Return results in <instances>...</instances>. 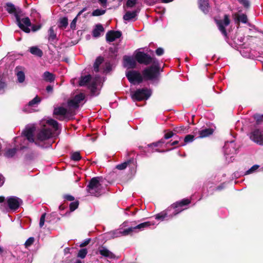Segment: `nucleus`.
I'll use <instances>...</instances> for the list:
<instances>
[{"label":"nucleus","instance_id":"nucleus-1","mask_svg":"<svg viewBox=\"0 0 263 263\" xmlns=\"http://www.w3.org/2000/svg\"><path fill=\"white\" fill-rule=\"evenodd\" d=\"M48 125L52 127L53 131L49 127L45 126L36 135V140L33 138V134L34 132V127H26L24 131L23 134L27 140L30 142H35L37 144V141H44L50 139L55 134L59 129V124L58 122L52 119H49L46 122Z\"/></svg>","mask_w":263,"mask_h":263},{"label":"nucleus","instance_id":"nucleus-2","mask_svg":"<svg viewBox=\"0 0 263 263\" xmlns=\"http://www.w3.org/2000/svg\"><path fill=\"white\" fill-rule=\"evenodd\" d=\"M135 59L140 64L147 65L151 63L153 65L144 69L142 71L143 78L146 80H153L159 74L160 65L156 58H152L149 55L142 51L138 52L135 55Z\"/></svg>","mask_w":263,"mask_h":263},{"label":"nucleus","instance_id":"nucleus-3","mask_svg":"<svg viewBox=\"0 0 263 263\" xmlns=\"http://www.w3.org/2000/svg\"><path fill=\"white\" fill-rule=\"evenodd\" d=\"M190 203V201L187 199H184L180 201L177 202L172 205L171 208L167 210V212H163L157 214L155 216L156 219L161 220L165 219H168L184 210L185 208L183 206Z\"/></svg>","mask_w":263,"mask_h":263},{"label":"nucleus","instance_id":"nucleus-4","mask_svg":"<svg viewBox=\"0 0 263 263\" xmlns=\"http://www.w3.org/2000/svg\"><path fill=\"white\" fill-rule=\"evenodd\" d=\"M154 225L155 223L153 221H146L138 224L134 227H129L125 229L120 228L119 229L116 230L109 232V235H110V237L112 238L120 237L121 236H126L128 234H132L133 232H138L137 230L139 231H142Z\"/></svg>","mask_w":263,"mask_h":263},{"label":"nucleus","instance_id":"nucleus-5","mask_svg":"<svg viewBox=\"0 0 263 263\" xmlns=\"http://www.w3.org/2000/svg\"><path fill=\"white\" fill-rule=\"evenodd\" d=\"M87 193L91 196L99 197L105 192L102 186V178L99 177H93L87 185Z\"/></svg>","mask_w":263,"mask_h":263},{"label":"nucleus","instance_id":"nucleus-6","mask_svg":"<svg viewBox=\"0 0 263 263\" xmlns=\"http://www.w3.org/2000/svg\"><path fill=\"white\" fill-rule=\"evenodd\" d=\"M100 82V77L96 76L92 79L90 74L82 77L79 82L81 86H87L93 94L96 93L97 86Z\"/></svg>","mask_w":263,"mask_h":263},{"label":"nucleus","instance_id":"nucleus-7","mask_svg":"<svg viewBox=\"0 0 263 263\" xmlns=\"http://www.w3.org/2000/svg\"><path fill=\"white\" fill-rule=\"evenodd\" d=\"M151 94V90L146 88L139 89L131 92L132 98L134 101L147 100Z\"/></svg>","mask_w":263,"mask_h":263},{"label":"nucleus","instance_id":"nucleus-8","mask_svg":"<svg viewBox=\"0 0 263 263\" xmlns=\"http://www.w3.org/2000/svg\"><path fill=\"white\" fill-rule=\"evenodd\" d=\"M16 22L18 27L25 32L29 33V27L31 26L30 19L28 17L21 18L20 14H15Z\"/></svg>","mask_w":263,"mask_h":263},{"label":"nucleus","instance_id":"nucleus-9","mask_svg":"<svg viewBox=\"0 0 263 263\" xmlns=\"http://www.w3.org/2000/svg\"><path fill=\"white\" fill-rule=\"evenodd\" d=\"M223 151L226 159H228L229 157L230 159L234 157L237 152V149L236 148L234 141L226 142L223 146Z\"/></svg>","mask_w":263,"mask_h":263},{"label":"nucleus","instance_id":"nucleus-10","mask_svg":"<svg viewBox=\"0 0 263 263\" xmlns=\"http://www.w3.org/2000/svg\"><path fill=\"white\" fill-rule=\"evenodd\" d=\"M126 76L129 82L134 85L139 84L143 81L141 73L134 70H131L126 72Z\"/></svg>","mask_w":263,"mask_h":263},{"label":"nucleus","instance_id":"nucleus-11","mask_svg":"<svg viewBox=\"0 0 263 263\" xmlns=\"http://www.w3.org/2000/svg\"><path fill=\"white\" fill-rule=\"evenodd\" d=\"M85 98V96L83 93L76 95L72 99L68 101V107L69 108L74 109L78 108L80 106V103L84 100Z\"/></svg>","mask_w":263,"mask_h":263},{"label":"nucleus","instance_id":"nucleus-12","mask_svg":"<svg viewBox=\"0 0 263 263\" xmlns=\"http://www.w3.org/2000/svg\"><path fill=\"white\" fill-rule=\"evenodd\" d=\"M250 139L260 145H263V129H255L249 135Z\"/></svg>","mask_w":263,"mask_h":263},{"label":"nucleus","instance_id":"nucleus-13","mask_svg":"<svg viewBox=\"0 0 263 263\" xmlns=\"http://www.w3.org/2000/svg\"><path fill=\"white\" fill-rule=\"evenodd\" d=\"M215 20L220 31L223 35L226 36L227 33L226 30V27L229 26L230 23V20L229 19V16L226 14L224 15L223 20H218L216 19Z\"/></svg>","mask_w":263,"mask_h":263},{"label":"nucleus","instance_id":"nucleus-14","mask_svg":"<svg viewBox=\"0 0 263 263\" xmlns=\"http://www.w3.org/2000/svg\"><path fill=\"white\" fill-rule=\"evenodd\" d=\"M7 205L12 210L17 209L23 203L22 200L16 196H10L7 199Z\"/></svg>","mask_w":263,"mask_h":263},{"label":"nucleus","instance_id":"nucleus-15","mask_svg":"<svg viewBox=\"0 0 263 263\" xmlns=\"http://www.w3.org/2000/svg\"><path fill=\"white\" fill-rule=\"evenodd\" d=\"M122 35V33L120 31L110 30L107 32L106 34V39L108 42H112L116 39L120 38Z\"/></svg>","mask_w":263,"mask_h":263},{"label":"nucleus","instance_id":"nucleus-16","mask_svg":"<svg viewBox=\"0 0 263 263\" xmlns=\"http://www.w3.org/2000/svg\"><path fill=\"white\" fill-rule=\"evenodd\" d=\"M68 112V111L67 109L63 107H58L55 108L53 111L54 115L60 116V117L58 118V119L60 120H63L66 117H67Z\"/></svg>","mask_w":263,"mask_h":263},{"label":"nucleus","instance_id":"nucleus-17","mask_svg":"<svg viewBox=\"0 0 263 263\" xmlns=\"http://www.w3.org/2000/svg\"><path fill=\"white\" fill-rule=\"evenodd\" d=\"M123 65L128 68H133L135 67L136 63L133 57L125 55L123 57Z\"/></svg>","mask_w":263,"mask_h":263},{"label":"nucleus","instance_id":"nucleus-18","mask_svg":"<svg viewBox=\"0 0 263 263\" xmlns=\"http://www.w3.org/2000/svg\"><path fill=\"white\" fill-rule=\"evenodd\" d=\"M198 4L199 8L203 13L206 14L209 12L210 9L209 0H199Z\"/></svg>","mask_w":263,"mask_h":263},{"label":"nucleus","instance_id":"nucleus-19","mask_svg":"<svg viewBox=\"0 0 263 263\" xmlns=\"http://www.w3.org/2000/svg\"><path fill=\"white\" fill-rule=\"evenodd\" d=\"M99 253L103 256L112 259L115 257V255L113 253L108 250L107 248L104 247H101L99 250Z\"/></svg>","mask_w":263,"mask_h":263},{"label":"nucleus","instance_id":"nucleus-20","mask_svg":"<svg viewBox=\"0 0 263 263\" xmlns=\"http://www.w3.org/2000/svg\"><path fill=\"white\" fill-rule=\"evenodd\" d=\"M15 71L18 82L19 83H23L25 81V76L24 72L22 70V67H16Z\"/></svg>","mask_w":263,"mask_h":263},{"label":"nucleus","instance_id":"nucleus-21","mask_svg":"<svg viewBox=\"0 0 263 263\" xmlns=\"http://www.w3.org/2000/svg\"><path fill=\"white\" fill-rule=\"evenodd\" d=\"M104 31V29L102 25L100 24H97L92 31V35L95 37H98Z\"/></svg>","mask_w":263,"mask_h":263},{"label":"nucleus","instance_id":"nucleus-22","mask_svg":"<svg viewBox=\"0 0 263 263\" xmlns=\"http://www.w3.org/2000/svg\"><path fill=\"white\" fill-rule=\"evenodd\" d=\"M213 133V129L212 128H205L199 131V135L198 137L200 138H204L212 135Z\"/></svg>","mask_w":263,"mask_h":263},{"label":"nucleus","instance_id":"nucleus-23","mask_svg":"<svg viewBox=\"0 0 263 263\" xmlns=\"http://www.w3.org/2000/svg\"><path fill=\"white\" fill-rule=\"evenodd\" d=\"M6 10L9 13L14 14L15 16V14H20L21 12L20 9L17 10L14 5L11 3L7 4Z\"/></svg>","mask_w":263,"mask_h":263},{"label":"nucleus","instance_id":"nucleus-24","mask_svg":"<svg viewBox=\"0 0 263 263\" xmlns=\"http://www.w3.org/2000/svg\"><path fill=\"white\" fill-rule=\"evenodd\" d=\"M136 163V161L134 159H132L123 163L118 164L116 166V168H117L119 170H123L125 168H126L127 166L129 165L130 163H133L134 165H135V163Z\"/></svg>","mask_w":263,"mask_h":263},{"label":"nucleus","instance_id":"nucleus-25","mask_svg":"<svg viewBox=\"0 0 263 263\" xmlns=\"http://www.w3.org/2000/svg\"><path fill=\"white\" fill-rule=\"evenodd\" d=\"M42 77L45 81L48 82H52L55 80V76L49 71H45L43 74Z\"/></svg>","mask_w":263,"mask_h":263},{"label":"nucleus","instance_id":"nucleus-26","mask_svg":"<svg viewBox=\"0 0 263 263\" xmlns=\"http://www.w3.org/2000/svg\"><path fill=\"white\" fill-rule=\"evenodd\" d=\"M164 143V139H161L158 142L152 143L148 145V146L149 148H152V149L151 151V152L153 153L155 152H164V151H159L156 147H157L158 145H159L160 144Z\"/></svg>","mask_w":263,"mask_h":263},{"label":"nucleus","instance_id":"nucleus-27","mask_svg":"<svg viewBox=\"0 0 263 263\" xmlns=\"http://www.w3.org/2000/svg\"><path fill=\"white\" fill-rule=\"evenodd\" d=\"M29 51L31 54L38 57H41L43 55V51L37 46H32L29 48Z\"/></svg>","mask_w":263,"mask_h":263},{"label":"nucleus","instance_id":"nucleus-28","mask_svg":"<svg viewBox=\"0 0 263 263\" xmlns=\"http://www.w3.org/2000/svg\"><path fill=\"white\" fill-rule=\"evenodd\" d=\"M137 16V11H127L123 16V19L125 21H130L133 18H135Z\"/></svg>","mask_w":263,"mask_h":263},{"label":"nucleus","instance_id":"nucleus-29","mask_svg":"<svg viewBox=\"0 0 263 263\" xmlns=\"http://www.w3.org/2000/svg\"><path fill=\"white\" fill-rule=\"evenodd\" d=\"M104 59L102 57H98L93 64V70L95 72H97L99 70V66L102 63Z\"/></svg>","mask_w":263,"mask_h":263},{"label":"nucleus","instance_id":"nucleus-30","mask_svg":"<svg viewBox=\"0 0 263 263\" xmlns=\"http://www.w3.org/2000/svg\"><path fill=\"white\" fill-rule=\"evenodd\" d=\"M194 139H195V136L194 135H187L184 138V142L183 143L181 144L180 145V146H183L186 144L193 142L194 140Z\"/></svg>","mask_w":263,"mask_h":263},{"label":"nucleus","instance_id":"nucleus-31","mask_svg":"<svg viewBox=\"0 0 263 263\" xmlns=\"http://www.w3.org/2000/svg\"><path fill=\"white\" fill-rule=\"evenodd\" d=\"M174 131L179 134H185L188 132V128L187 127L180 126L175 128Z\"/></svg>","mask_w":263,"mask_h":263},{"label":"nucleus","instance_id":"nucleus-32","mask_svg":"<svg viewBox=\"0 0 263 263\" xmlns=\"http://www.w3.org/2000/svg\"><path fill=\"white\" fill-rule=\"evenodd\" d=\"M41 99L36 96L34 99L29 102L28 106L29 107L34 106L35 105H37L41 102Z\"/></svg>","mask_w":263,"mask_h":263},{"label":"nucleus","instance_id":"nucleus-33","mask_svg":"<svg viewBox=\"0 0 263 263\" xmlns=\"http://www.w3.org/2000/svg\"><path fill=\"white\" fill-rule=\"evenodd\" d=\"M68 25V18L66 17H62L59 20V27L65 28Z\"/></svg>","mask_w":263,"mask_h":263},{"label":"nucleus","instance_id":"nucleus-34","mask_svg":"<svg viewBox=\"0 0 263 263\" xmlns=\"http://www.w3.org/2000/svg\"><path fill=\"white\" fill-rule=\"evenodd\" d=\"M16 148H10L8 149L5 153V156L7 158H12L13 157L16 153Z\"/></svg>","mask_w":263,"mask_h":263},{"label":"nucleus","instance_id":"nucleus-35","mask_svg":"<svg viewBox=\"0 0 263 263\" xmlns=\"http://www.w3.org/2000/svg\"><path fill=\"white\" fill-rule=\"evenodd\" d=\"M56 34L55 33L53 27H51L48 30V40L53 41L56 38Z\"/></svg>","mask_w":263,"mask_h":263},{"label":"nucleus","instance_id":"nucleus-36","mask_svg":"<svg viewBox=\"0 0 263 263\" xmlns=\"http://www.w3.org/2000/svg\"><path fill=\"white\" fill-rule=\"evenodd\" d=\"M71 159L75 161H78L81 159L80 154L78 152L73 153L71 156Z\"/></svg>","mask_w":263,"mask_h":263},{"label":"nucleus","instance_id":"nucleus-37","mask_svg":"<svg viewBox=\"0 0 263 263\" xmlns=\"http://www.w3.org/2000/svg\"><path fill=\"white\" fill-rule=\"evenodd\" d=\"M87 253V250L86 249H81L79 250L77 256L81 258H84Z\"/></svg>","mask_w":263,"mask_h":263},{"label":"nucleus","instance_id":"nucleus-38","mask_svg":"<svg viewBox=\"0 0 263 263\" xmlns=\"http://www.w3.org/2000/svg\"><path fill=\"white\" fill-rule=\"evenodd\" d=\"M105 13V10L102 9H96L94 10L92 13V15L93 16H100L104 14Z\"/></svg>","mask_w":263,"mask_h":263},{"label":"nucleus","instance_id":"nucleus-39","mask_svg":"<svg viewBox=\"0 0 263 263\" xmlns=\"http://www.w3.org/2000/svg\"><path fill=\"white\" fill-rule=\"evenodd\" d=\"M34 241V238L33 237H29L25 242V246L26 248L30 247Z\"/></svg>","mask_w":263,"mask_h":263},{"label":"nucleus","instance_id":"nucleus-40","mask_svg":"<svg viewBox=\"0 0 263 263\" xmlns=\"http://www.w3.org/2000/svg\"><path fill=\"white\" fill-rule=\"evenodd\" d=\"M79 205V202L78 201H76L74 202H72L70 203L69 205V208L70 211H74L76 209L78 208Z\"/></svg>","mask_w":263,"mask_h":263},{"label":"nucleus","instance_id":"nucleus-41","mask_svg":"<svg viewBox=\"0 0 263 263\" xmlns=\"http://www.w3.org/2000/svg\"><path fill=\"white\" fill-rule=\"evenodd\" d=\"M259 166L258 165H254L246 172L245 174H250L255 172L259 168Z\"/></svg>","mask_w":263,"mask_h":263},{"label":"nucleus","instance_id":"nucleus-42","mask_svg":"<svg viewBox=\"0 0 263 263\" xmlns=\"http://www.w3.org/2000/svg\"><path fill=\"white\" fill-rule=\"evenodd\" d=\"M239 21L243 23H247V21H248V18H247V16L246 14H242L241 15H240L239 16H238V18Z\"/></svg>","mask_w":263,"mask_h":263},{"label":"nucleus","instance_id":"nucleus-43","mask_svg":"<svg viewBox=\"0 0 263 263\" xmlns=\"http://www.w3.org/2000/svg\"><path fill=\"white\" fill-rule=\"evenodd\" d=\"M46 215V213L43 214L40 218V223H39L40 228H42L44 224L45 221Z\"/></svg>","mask_w":263,"mask_h":263},{"label":"nucleus","instance_id":"nucleus-44","mask_svg":"<svg viewBox=\"0 0 263 263\" xmlns=\"http://www.w3.org/2000/svg\"><path fill=\"white\" fill-rule=\"evenodd\" d=\"M137 0H127L126 5L128 7L132 8L136 5Z\"/></svg>","mask_w":263,"mask_h":263},{"label":"nucleus","instance_id":"nucleus-45","mask_svg":"<svg viewBox=\"0 0 263 263\" xmlns=\"http://www.w3.org/2000/svg\"><path fill=\"white\" fill-rule=\"evenodd\" d=\"M63 198L65 200L68 201H73L74 199V197L70 195H64Z\"/></svg>","mask_w":263,"mask_h":263},{"label":"nucleus","instance_id":"nucleus-46","mask_svg":"<svg viewBox=\"0 0 263 263\" xmlns=\"http://www.w3.org/2000/svg\"><path fill=\"white\" fill-rule=\"evenodd\" d=\"M156 53L157 55L160 56L164 53V50L162 48H158L156 50Z\"/></svg>","mask_w":263,"mask_h":263},{"label":"nucleus","instance_id":"nucleus-47","mask_svg":"<svg viewBox=\"0 0 263 263\" xmlns=\"http://www.w3.org/2000/svg\"><path fill=\"white\" fill-rule=\"evenodd\" d=\"M77 17H75L73 20L71 22V23H70V28L71 29H75L76 28V23H77Z\"/></svg>","mask_w":263,"mask_h":263},{"label":"nucleus","instance_id":"nucleus-48","mask_svg":"<svg viewBox=\"0 0 263 263\" xmlns=\"http://www.w3.org/2000/svg\"><path fill=\"white\" fill-rule=\"evenodd\" d=\"M174 136V133L172 132H170L167 133H166L164 135V139H168L172 138Z\"/></svg>","mask_w":263,"mask_h":263},{"label":"nucleus","instance_id":"nucleus-49","mask_svg":"<svg viewBox=\"0 0 263 263\" xmlns=\"http://www.w3.org/2000/svg\"><path fill=\"white\" fill-rule=\"evenodd\" d=\"M90 241V239H89V238L86 239L82 243H81L80 244V246L81 247H85V246H87L89 243Z\"/></svg>","mask_w":263,"mask_h":263},{"label":"nucleus","instance_id":"nucleus-50","mask_svg":"<svg viewBox=\"0 0 263 263\" xmlns=\"http://www.w3.org/2000/svg\"><path fill=\"white\" fill-rule=\"evenodd\" d=\"M239 2L243 4L245 7H248L249 6V2L248 0H239Z\"/></svg>","mask_w":263,"mask_h":263},{"label":"nucleus","instance_id":"nucleus-51","mask_svg":"<svg viewBox=\"0 0 263 263\" xmlns=\"http://www.w3.org/2000/svg\"><path fill=\"white\" fill-rule=\"evenodd\" d=\"M41 25H33L31 27L32 30L34 32L36 31L39 30L41 28Z\"/></svg>","mask_w":263,"mask_h":263},{"label":"nucleus","instance_id":"nucleus-52","mask_svg":"<svg viewBox=\"0 0 263 263\" xmlns=\"http://www.w3.org/2000/svg\"><path fill=\"white\" fill-rule=\"evenodd\" d=\"M178 143H179V141L178 140H175V141H174V142H173L172 143L168 142V143H166V146H167L168 145H170L171 146H174V145H175L176 144H178Z\"/></svg>","mask_w":263,"mask_h":263},{"label":"nucleus","instance_id":"nucleus-53","mask_svg":"<svg viewBox=\"0 0 263 263\" xmlns=\"http://www.w3.org/2000/svg\"><path fill=\"white\" fill-rule=\"evenodd\" d=\"M46 89L48 92H51L53 91V87L51 85H48L46 87Z\"/></svg>","mask_w":263,"mask_h":263},{"label":"nucleus","instance_id":"nucleus-54","mask_svg":"<svg viewBox=\"0 0 263 263\" xmlns=\"http://www.w3.org/2000/svg\"><path fill=\"white\" fill-rule=\"evenodd\" d=\"M4 183V178L0 174V186H2Z\"/></svg>","mask_w":263,"mask_h":263},{"label":"nucleus","instance_id":"nucleus-55","mask_svg":"<svg viewBox=\"0 0 263 263\" xmlns=\"http://www.w3.org/2000/svg\"><path fill=\"white\" fill-rule=\"evenodd\" d=\"M5 86V83L4 82L0 81V90L4 89Z\"/></svg>","mask_w":263,"mask_h":263},{"label":"nucleus","instance_id":"nucleus-56","mask_svg":"<svg viewBox=\"0 0 263 263\" xmlns=\"http://www.w3.org/2000/svg\"><path fill=\"white\" fill-rule=\"evenodd\" d=\"M103 6H106L107 0H99Z\"/></svg>","mask_w":263,"mask_h":263},{"label":"nucleus","instance_id":"nucleus-57","mask_svg":"<svg viewBox=\"0 0 263 263\" xmlns=\"http://www.w3.org/2000/svg\"><path fill=\"white\" fill-rule=\"evenodd\" d=\"M86 10V8H83L82 10H81L78 14L77 17L79 16H80L84 11H85Z\"/></svg>","mask_w":263,"mask_h":263},{"label":"nucleus","instance_id":"nucleus-58","mask_svg":"<svg viewBox=\"0 0 263 263\" xmlns=\"http://www.w3.org/2000/svg\"><path fill=\"white\" fill-rule=\"evenodd\" d=\"M174 0H162V2L164 3H168L173 1Z\"/></svg>","mask_w":263,"mask_h":263},{"label":"nucleus","instance_id":"nucleus-59","mask_svg":"<svg viewBox=\"0 0 263 263\" xmlns=\"http://www.w3.org/2000/svg\"><path fill=\"white\" fill-rule=\"evenodd\" d=\"M4 200H5V197L0 196V203L3 202L4 201Z\"/></svg>","mask_w":263,"mask_h":263},{"label":"nucleus","instance_id":"nucleus-60","mask_svg":"<svg viewBox=\"0 0 263 263\" xmlns=\"http://www.w3.org/2000/svg\"><path fill=\"white\" fill-rule=\"evenodd\" d=\"M75 263H82V261L80 260H78L76 261Z\"/></svg>","mask_w":263,"mask_h":263},{"label":"nucleus","instance_id":"nucleus-61","mask_svg":"<svg viewBox=\"0 0 263 263\" xmlns=\"http://www.w3.org/2000/svg\"><path fill=\"white\" fill-rule=\"evenodd\" d=\"M127 223V222H124L122 224V225H123V226H126V224Z\"/></svg>","mask_w":263,"mask_h":263},{"label":"nucleus","instance_id":"nucleus-62","mask_svg":"<svg viewBox=\"0 0 263 263\" xmlns=\"http://www.w3.org/2000/svg\"><path fill=\"white\" fill-rule=\"evenodd\" d=\"M217 189H218V190H220V189H221V188H220V186H218V187H217Z\"/></svg>","mask_w":263,"mask_h":263},{"label":"nucleus","instance_id":"nucleus-63","mask_svg":"<svg viewBox=\"0 0 263 263\" xmlns=\"http://www.w3.org/2000/svg\"><path fill=\"white\" fill-rule=\"evenodd\" d=\"M107 71H109V67H107Z\"/></svg>","mask_w":263,"mask_h":263},{"label":"nucleus","instance_id":"nucleus-64","mask_svg":"<svg viewBox=\"0 0 263 263\" xmlns=\"http://www.w3.org/2000/svg\"><path fill=\"white\" fill-rule=\"evenodd\" d=\"M173 149V148H170V149H168V151H170V150H172Z\"/></svg>","mask_w":263,"mask_h":263}]
</instances>
